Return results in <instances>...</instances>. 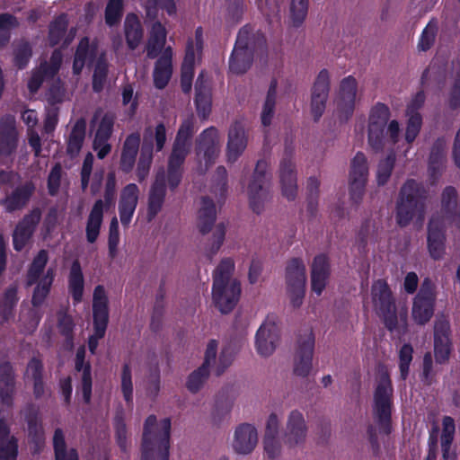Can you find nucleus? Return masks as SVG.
Instances as JSON below:
<instances>
[{"instance_id": "obj_1", "label": "nucleus", "mask_w": 460, "mask_h": 460, "mask_svg": "<svg viewBox=\"0 0 460 460\" xmlns=\"http://www.w3.org/2000/svg\"><path fill=\"white\" fill-rule=\"evenodd\" d=\"M234 270V261L226 258L221 261L214 274L212 299L215 306L223 314L230 313L234 308L241 295V285L233 277Z\"/></svg>"}, {"instance_id": "obj_2", "label": "nucleus", "mask_w": 460, "mask_h": 460, "mask_svg": "<svg viewBox=\"0 0 460 460\" xmlns=\"http://www.w3.org/2000/svg\"><path fill=\"white\" fill-rule=\"evenodd\" d=\"M171 420H157L148 416L144 424L141 446V460H168L170 448Z\"/></svg>"}, {"instance_id": "obj_3", "label": "nucleus", "mask_w": 460, "mask_h": 460, "mask_svg": "<svg viewBox=\"0 0 460 460\" xmlns=\"http://www.w3.org/2000/svg\"><path fill=\"white\" fill-rule=\"evenodd\" d=\"M371 299L374 309L383 318L385 326L391 332H400L406 328L407 308H396L393 294L386 281L378 279L371 288Z\"/></svg>"}, {"instance_id": "obj_4", "label": "nucleus", "mask_w": 460, "mask_h": 460, "mask_svg": "<svg viewBox=\"0 0 460 460\" xmlns=\"http://www.w3.org/2000/svg\"><path fill=\"white\" fill-rule=\"evenodd\" d=\"M218 343L210 340L205 349L204 363L201 367L191 372L186 381V387L190 393H198L208 377L209 368H213L217 374H221L228 367L234 359V354L229 349L221 350L217 357Z\"/></svg>"}, {"instance_id": "obj_5", "label": "nucleus", "mask_w": 460, "mask_h": 460, "mask_svg": "<svg viewBox=\"0 0 460 460\" xmlns=\"http://www.w3.org/2000/svg\"><path fill=\"white\" fill-rule=\"evenodd\" d=\"M102 56V51L99 50L95 42L90 43L87 38H84L77 47L73 63V72L78 75L85 64L99 58L93 78V87L95 92H100L103 88L106 78L107 64L103 61Z\"/></svg>"}, {"instance_id": "obj_6", "label": "nucleus", "mask_w": 460, "mask_h": 460, "mask_svg": "<svg viewBox=\"0 0 460 460\" xmlns=\"http://www.w3.org/2000/svg\"><path fill=\"white\" fill-rule=\"evenodd\" d=\"M109 323V297L104 287L98 285L93 293V334L88 339L92 354L95 353L99 341L105 335Z\"/></svg>"}, {"instance_id": "obj_7", "label": "nucleus", "mask_w": 460, "mask_h": 460, "mask_svg": "<svg viewBox=\"0 0 460 460\" xmlns=\"http://www.w3.org/2000/svg\"><path fill=\"white\" fill-rule=\"evenodd\" d=\"M48 259V252L45 250H41L34 258L28 271V285L37 283L32 296L34 305H40L44 301L54 279V270L52 269H49L44 272Z\"/></svg>"}, {"instance_id": "obj_8", "label": "nucleus", "mask_w": 460, "mask_h": 460, "mask_svg": "<svg viewBox=\"0 0 460 460\" xmlns=\"http://www.w3.org/2000/svg\"><path fill=\"white\" fill-rule=\"evenodd\" d=\"M393 388L389 375L381 370L377 378V385L374 394V413L382 429L387 431L391 416V397Z\"/></svg>"}, {"instance_id": "obj_9", "label": "nucleus", "mask_w": 460, "mask_h": 460, "mask_svg": "<svg viewBox=\"0 0 460 460\" xmlns=\"http://www.w3.org/2000/svg\"><path fill=\"white\" fill-rule=\"evenodd\" d=\"M420 190L414 181H408L402 188L397 203V221L407 225L415 214L420 211Z\"/></svg>"}, {"instance_id": "obj_10", "label": "nucleus", "mask_w": 460, "mask_h": 460, "mask_svg": "<svg viewBox=\"0 0 460 460\" xmlns=\"http://www.w3.org/2000/svg\"><path fill=\"white\" fill-rule=\"evenodd\" d=\"M368 177V165L364 154L358 153L350 164L349 174V193L354 203H359L365 193Z\"/></svg>"}, {"instance_id": "obj_11", "label": "nucleus", "mask_w": 460, "mask_h": 460, "mask_svg": "<svg viewBox=\"0 0 460 460\" xmlns=\"http://www.w3.org/2000/svg\"><path fill=\"white\" fill-rule=\"evenodd\" d=\"M252 61V49L250 44V31L243 28L237 36L235 46L229 59V69L239 75L246 72Z\"/></svg>"}, {"instance_id": "obj_12", "label": "nucleus", "mask_w": 460, "mask_h": 460, "mask_svg": "<svg viewBox=\"0 0 460 460\" xmlns=\"http://www.w3.org/2000/svg\"><path fill=\"white\" fill-rule=\"evenodd\" d=\"M279 341L278 320L274 315H269L261 324L255 335V349L263 358L273 354Z\"/></svg>"}, {"instance_id": "obj_13", "label": "nucleus", "mask_w": 460, "mask_h": 460, "mask_svg": "<svg viewBox=\"0 0 460 460\" xmlns=\"http://www.w3.org/2000/svg\"><path fill=\"white\" fill-rule=\"evenodd\" d=\"M390 118V110L384 103H376L372 107L368 116V142L375 149L381 148L384 139V129Z\"/></svg>"}, {"instance_id": "obj_14", "label": "nucleus", "mask_w": 460, "mask_h": 460, "mask_svg": "<svg viewBox=\"0 0 460 460\" xmlns=\"http://www.w3.org/2000/svg\"><path fill=\"white\" fill-rule=\"evenodd\" d=\"M435 293L433 284L426 279L414 298L412 305V318L419 324L429 321L434 312Z\"/></svg>"}, {"instance_id": "obj_15", "label": "nucleus", "mask_w": 460, "mask_h": 460, "mask_svg": "<svg viewBox=\"0 0 460 460\" xmlns=\"http://www.w3.org/2000/svg\"><path fill=\"white\" fill-rule=\"evenodd\" d=\"M314 351V336L307 332L298 341V347L294 358V373L305 377L313 370V357Z\"/></svg>"}, {"instance_id": "obj_16", "label": "nucleus", "mask_w": 460, "mask_h": 460, "mask_svg": "<svg viewBox=\"0 0 460 460\" xmlns=\"http://www.w3.org/2000/svg\"><path fill=\"white\" fill-rule=\"evenodd\" d=\"M357 96V81L352 76L344 78L337 92L335 111L341 119H348L353 112Z\"/></svg>"}, {"instance_id": "obj_17", "label": "nucleus", "mask_w": 460, "mask_h": 460, "mask_svg": "<svg viewBox=\"0 0 460 460\" xmlns=\"http://www.w3.org/2000/svg\"><path fill=\"white\" fill-rule=\"evenodd\" d=\"M140 190L135 183H128L119 192L118 211L123 226L128 227L138 204Z\"/></svg>"}, {"instance_id": "obj_18", "label": "nucleus", "mask_w": 460, "mask_h": 460, "mask_svg": "<svg viewBox=\"0 0 460 460\" xmlns=\"http://www.w3.org/2000/svg\"><path fill=\"white\" fill-rule=\"evenodd\" d=\"M202 50L201 31L197 30L195 42L189 43L181 66V88L188 93L191 89L193 68L197 60L200 58Z\"/></svg>"}, {"instance_id": "obj_19", "label": "nucleus", "mask_w": 460, "mask_h": 460, "mask_svg": "<svg viewBox=\"0 0 460 460\" xmlns=\"http://www.w3.org/2000/svg\"><path fill=\"white\" fill-rule=\"evenodd\" d=\"M307 434V426L304 415L299 411H292L287 419L284 443L293 447L305 442Z\"/></svg>"}, {"instance_id": "obj_20", "label": "nucleus", "mask_w": 460, "mask_h": 460, "mask_svg": "<svg viewBox=\"0 0 460 460\" xmlns=\"http://www.w3.org/2000/svg\"><path fill=\"white\" fill-rule=\"evenodd\" d=\"M61 63L62 55L59 50H55L49 64H41L37 70L33 71L28 82L30 92L35 93L40 88L42 82L52 79L59 70Z\"/></svg>"}, {"instance_id": "obj_21", "label": "nucleus", "mask_w": 460, "mask_h": 460, "mask_svg": "<svg viewBox=\"0 0 460 460\" xmlns=\"http://www.w3.org/2000/svg\"><path fill=\"white\" fill-rule=\"evenodd\" d=\"M330 76L326 70H322L314 82L311 100V111L315 119L322 116L329 93Z\"/></svg>"}, {"instance_id": "obj_22", "label": "nucleus", "mask_w": 460, "mask_h": 460, "mask_svg": "<svg viewBox=\"0 0 460 460\" xmlns=\"http://www.w3.org/2000/svg\"><path fill=\"white\" fill-rule=\"evenodd\" d=\"M219 155V137L217 129L208 128L200 136L198 157L204 160L205 169L213 164Z\"/></svg>"}, {"instance_id": "obj_23", "label": "nucleus", "mask_w": 460, "mask_h": 460, "mask_svg": "<svg viewBox=\"0 0 460 460\" xmlns=\"http://www.w3.org/2000/svg\"><path fill=\"white\" fill-rule=\"evenodd\" d=\"M40 211L39 209H33L16 226L13 234L15 250L20 251L24 248L31 239L36 226L40 222Z\"/></svg>"}, {"instance_id": "obj_24", "label": "nucleus", "mask_w": 460, "mask_h": 460, "mask_svg": "<svg viewBox=\"0 0 460 460\" xmlns=\"http://www.w3.org/2000/svg\"><path fill=\"white\" fill-rule=\"evenodd\" d=\"M258 433L256 429L250 424H243L234 431L233 448L238 454H249L256 447Z\"/></svg>"}, {"instance_id": "obj_25", "label": "nucleus", "mask_w": 460, "mask_h": 460, "mask_svg": "<svg viewBox=\"0 0 460 460\" xmlns=\"http://www.w3.org/2000/svg\"><path fill=\"white\" fill-rule=\"evenodd\" d=\"M330 277V265L324 255L314 258L311 270V288L317 296H321L325 289Z\"/></svg>"}, {"instance_id": "obj_26", "label": "nucleus", "mask_w": 460, "mask_h": 460, "mask_svg": "<svg viewBox=\"0 0 460 460\" xmlns=\"http://www.w3.org/2000/svg\"><path fill=\"white\" fill-rule=\"evenodd\" d=\"M165 197V176L162 171L155 176V181L153 183L149 195L147 204V219L153 220L155 216L161 211Z\"/></svg>"}, {"instance_id": "obj_27", "label": "nucleus", "mask_w": 460, "mask_h": 460, "mask_svg": "<svg viewBox=\"0 0 460 460\" xmlns=\"http://www.w3.org/2000/svg\"><path fill=\"white\" fill-rule=\"evenodd\" d=\"M247 146V137L243 127L240 123L234 124L228 135L226 148L227 161L234 163L243 154Z\"/></svg>"}, {"instance_id": "obj_28", "label": "nucleus", "mask_w": 460, "mask_h": 460, "mask_svg": "<svg viewBox=\"0 0 460 460\" xmlns=\"http://www.w3.org/2000/svg\"><path fill=\"white\" fill-rule=\"evenodd\" d=\"M140 134L137 132L129 134L122 145L119 167L124 172H129L134 168L136 158L139 151Z\"/></svg>"}, {"instance_id": "obj_29", "label": "nucleus", "mask_w": 460, "mask_h": 460, "mask_svg": "<svg viewBox=\"0 0 460 460\" xmlns=\"http://www.w3.org/2000/svg\"><path fill=\"white\" fill-rule=\"evenodd\" d=\"M17 131L15 119L7 115L0 119V153L11 154L16 147Z\"/></svg>"}, {"instance_id": "obj_30", "label": "nucleus", "mask_w": 460, "mask_h": 460, "mask_svg": "<svg viewBox=\"0 0 460 460\" xmlns=\"http://www.w3.org/2000/svg\"><path fill=\"white\" fill-rule=\"evenodd\" d=\"M449 325L447 322L440 321L435 324L434 351L438 363L447 360L450 353V341L448 337Z\"/></svg>"}, {"instance_id": "obj_31", "label": "nucleus", "mask_w": 460, "mask_h": 460, "mask_svg": "<svg viewBox=\"0 0 460 460\" xmlns=\"http://www.w3.org/2000/svg\"><path fill=\"white\" fill-rule=\"evenodd\" d=\"M15 394L14 373L12 366L4 363L0 366V401L5 406H11Z\"/></svg>"}, {"instance_id": "obj_32", "label": "nucleus", "mask_w": 460, "mask_h": 460, "mask_svg": "<svg viewBox=\"0 0 460 460\" xmlns=\"http://www.w3.org/2000/svg\"><path fill=\"white\" fill-rule=\"evenodd\" d=\"M105 204L102 199H98L93 206L86 221L85 234L87 242L93 243L98 239L103 219Z\"/></svg>"}, {"instance_id": "obj_33", "label": "nucleus", "mask_w": 460, "mask_h": 460, "mask_svg": "<svg viewBox=\"0 0 460 460\" xmlns=\"http://www.w3.org/2000/svg\"><path fill=\"white\" fill-rule=\"evenodd\" d=\"M167 140V130L163 123H158L155 127H148L143 134L142 147L154 153L160 152L164 147Z\"/></svg>"}, {"instance_id": "obj_34", "label": "nucleus", "mask_w": 460, "mask_h": 460, "mask_svg": "<svg viewBox=\"0 0 460 460\" xmlns=\"http://www.w3.org/2000/svg\"><path fill=\"white\" fill-rule=\"evenodd\" d=\"M189 128L182 125L179 129L172 151L169 158L168 165L172 167H181L190 149Z\"/></svg>"}, {"instance_id": "obj_35", "label": "nucleus", "mask_w": 460, "mask_h": 460, "mask_svg": "<svg viewBox=\"0 0 460 460\" xmlns=\"http://www.w3.org/2000/svg\"><path fill=\"white\" fill-rule=\"evenodd\" d=\"M172 49L171 48H167L164 49L155 64L154 82L157 88H164L171 78L172 73Z\"/></svg>"}, {"instance_id": "obj_36", "label": "nucleus", "mask_w": 460, "mask_h": 460, "mask_svg": "<svg viewBox=\"0 0 460 460\" xmlns=\"http://www.w3.org/2000/svg\"><path fill=\"white\" fill-rule=\"evenodd\" d=\"M280 182L283 194L289 199L296 191V178L294 172V163L290 157L284 158L280 164Z\"/></svg>"}, {"instance_id": "obj_37", "label": "nucleus", "mask_w": 460, "mask_h": 460, "mask_svg": "<svg viewBox=\"0 0 460 460\" xmlns=\"http://www.w3.org/2000/svg\"><path fill=\"white\" fill-rule=\"evenodd\" d=\"M84 290V278L82 267L78 261H75L70 268L68 275V291L74 303L82 301Z\"/></svg>"}, {"instance_id": "obj_38", "label": "nucleus", "mask_w": 460, "mask_h": 460, "mask_svg": "<svg viewBox=\"0 0 460 460\" xmlns=\"http://www.w3.org/2000/svg\"><path fill=\"white\" fill-rule=\"evenodd\" d=\"M428 246L431 257L441 258L444 253L443 226L435 218L429 223Z\"/></svg>"}, {"instance_id": "obj_39", "label": "nucleus", "mask_w": 460, "mask_h": 460, "mask_svg": "<svg viewBox=\"0 0 460 460\" xmlns=\"http://www.w3.org/2000/svg\"><path fill=\"white\" fill-rule=\"evenodd\" d=\"M18 445L6 423L0 420V460H16Z\"/></svg>"}, {"instance_id": "obj_40", "label": "nucleus", "mask_w": 460, "mask_h": 460, "mask_svg": "<svg viewBox=\"0 0 460 460\" xmlns=\"http://www.w3.org/2000/svg\"><path fill=\"white\" fill-rule=\"evenodd\" d=\"M248 195L253 211L259 213L261 209L263 201L267 198L265 179L263 175L258 174L257 172L255 173L248 187Z\"/></svg>"}, {"instance_id": "obj_41", "label": "nucleus", "mask_w": 460, "mask_h": 460, "mask_svg": "<svg viewBox=\"0 0 460 460\" xmlns=\"http://www.w3.org/2000/svg\"><path fill=\"white\" fill-rule=\"evenodd\" d=\"M85 349L84 346L77 349L75 357V368L82 371V394L85 402H88L92 394V377L89 363L84 362Z\"/></svg>"}, {"instance_id": "obj_42", "label": "nucleus", "mask_w": 460, "mask_h": 460, "mask_svg": "<svg viewBox=\"0 0 460 460\" xmlns=\"http://www.w3.org/2000/svg\"><path fill=\"white\" fill-rule=\"evenodd\" d=\"M195 102L199 114L206 118L211 110V94L208 85L205 84L204 73H201L197 79Z\"/></svg>"}, {"instance_id": "obj_43", "label": "nucleus", "mask_w": 460, "mask_h": 460, "mask_svg": "<svg viewBox=\"0 0 460 460\" xmlns=\"http://www.w3.org/2000/svg\"><path fill=\"white\" fill-rule=\"evenodd\" d=\"M216 220V208L213 201L208 198L201 199L198 212L197 226L203 234L208 233Z\"/></svg>"}, {"instance_id": "obj_44", "label": "nucleus", "mask_w": 460, "mask_h": 460, "mask_svg": "<svg viewBox=\"0 0 460 460\" xmlns=\"http://www.w3.org/2000/svg\"><path fill=\"white\" fill-rule=\"evenodd\" d=\"M25 382L32 383L33 393L36 398H40L44 394V384L42 381V364L37 358H32L26 368L24 374Z\"/></svg>"}, {"instance_id": "obj_45", "label": "nucleus", "mask_w": 460, "mask_h": 460, "mask_svg": "<svg viewBox=\"0 0 460 460\" xmlns=\"http://www.w3.org/2000/svg\"><path fill=\"white\" fill-rule=\"evenodd\" d=\"M31 192L32 187L27 184L22 188L16 189L12 194L6 196L5 199L1 201V204L7 212L21 209L29 200Z\"/></svg>"}, {"instance_id": "obj_46", "label": "nucleus", "mask_w": 460, "mask_h": 460, "mask_svg": "<svg viewBox=\"0 0 460 460\" xmlns=\"http://www.w3.org/2000/svg\"><path fill=\"white\" fill-rule=\"evenodd\" d=\"M66 26L67 19L66 15H61L53 22L49 29V40L52 45L60 42H63L64 45H68L73 40L75 31L71 30L70 32L65 36Z\"/></svg>"}, {"instance_id": "obj_47", "label": "nucleus", "mask_w": 460, "mask_h": 460, "mask_svg": "<svg viewBox=\"0 0 460 460\" xmlns=\"http://www.w3.org/2000/svg\"><path fill=\"white\" fill-rule=\"evenodd\" d=\"M286 280L287 287L305 286V265L302 261L294 259L289 261L287 267Z\"/></svg>"}, {"instance_id": "obj_48", "label": "nucleus", "mask_w": 460, "mask_h": 460, "mask_svg": "<svg viewBox=\"0 0 460 460\" xmlns=\"http://www.w3.org/2000/svg\"><path fill=\"white\" fill-rule=\"evenodd\" d=\"M166 39V31L164 27L155 22L151 29L150 38L147 44V55L150 58H155L157 52L163 49Z\"/></svg>"}, {"instance_id": "obj_49", "label": "nucleus", "mask_w": 460, "mask_h": 460, "mask_svg": "<svg viewBox=\"0 0 460 460\" xmlns=\"http://www.w3.org/2000/svg\"><path fill=\"white\" fill-rule=\"evenodd\" d=\"M125 33L128 45L135 49L142 39V30L138 18L135 14H128L125 20Z\"/></svg>"}, {"instance_id": "obj_50", "label": "nucleus", "mask_w": 460, "mask_h": 460, "mask_svg": "<svg viewBox=\"0 0 460 460\" xmlns=\"http://www.w3.org/2000/svg\"><path fill=\"white\" fill-rule=\"evenodd\" d=\"M86 122L84 119H78L72 129L69 137L67 152L71 155H75L79 153L84 137H85Z\"/></svg>"}, {"instance_id": "obj_51", "label": "nucleus", "mask_w": 460, "mask_h": 460, "mask_svg": "<svg viewBox=\"0 0 460 460\" xmlns=\"http://www.w3.org/2000/svg\"><path fill=\"white\" fill-rule=\"evenodd\" d=\"M17 300V288L12 286L6 289L0 305V321L2 323H9L13 318V308Z\"/></svg>"}, {"instance_id": "obj_52", "label": "nucleus", "mask_w": 460, "mask_h": 460, "mask_svg": "<svg viewBox=\"0 0 460 460\" xmlns=\"http://www.w3.org/2000/svg\"><path fill=\"white\" fill-rule=\"evenodd\" d=\"M53 445L56 460H78L75 450L73 448H66L64 434L59 429H56L55 431L53 437Z\"/></svg>"}, {"instance_id": "obj_53", "label": "nucleus", "mask_w": 460, "mask_h": 460, "mask_svg": "<svg viewBox=\"0 0 460 460\" xmlns=\"http://www.w3.org/2000/svg\"><path fill=\"white\" fill-rule=\"evenodd\" d=\"M154 153L141 146L140 155L137 164L136 174L139 181H144L150 171Z\"/></svg>"}, {"instance_id": "obj_54", "label": "nucleus", "mask_w": 460, "mask_h": 460, "mask_svg": "<svg viewBox=\"0 0 460 460\" xmlns=\"http://www.w3.org/2000/svg\"><path fill=\"white\" fill-rule=\"evenodd\" d=\"M120 390L127 403L133 402L132 370L128 365H124L120 375Z\"/></svg>"}, {"instance_id": "obj_55", "label": "nucleus", "mask_w": 460, "mask_h": 460, "mask_svg": "<svg viewBox=\"0 0 460 460\" xmlns=\"http://www.w3.org/2000/svg\"><path fill=\"white\" fill-rule=\"evenodd\" d=\"M438 32V24L437 22L431 21L429 22L427 26L424 28L419 42H418V49L420 51H427L429 49L436 40Z\"/></svg>"}, {"instance_id": "obj_56", "label": "nucleus", "mask_w": 460, "mask_h": 460, "mask_svg": "<svg viewBox=\"0 0 460 460\" xmlns=\"http://www.w3.org/2000/svg\"><path fill=\"white\" fill-rule=\"evenodd\" d=\"M277 91L276 86L271 85L268 91V94L263 104L261 111V122L264 126L270 124L274 114V107L276 103Z\"/></svg>"}, {"instance_id": "obj_57", "label": "nucleus", "mask_w": 460, "mask_h": 460, "mask_svg": "<svg viewBox=\"0 0 460 460\" xmlns=\"http://www.w3.org/2000/svg\"><path fill=\"white\" fill-rule=\"evenodd\" d=\"M93 122L98 123V128L95 133V137L110 138L113 127V118L108 114L102 115L101 112H97L94 115Z\"/></svg>"}, {"instance_id": "obj_58", "label": "nucleus", "mask_w": 460, "mask_h": 460, "mask_svg": "<svg viewBox=\"0 0 460 460\" xmlns=\"http://www.w3.org/2000/svg\"><path fill=\"white\" fill-rule=\"evenodd\" d=\"M407 124L405 128L404 139L406 143L410 146L419 135L421 125H422V117L420 114H411V116H407Z\"/></svg>"}, {"instance_id": "obj_59", "label": "nucleus", "mask_w": 460, "mask_h": 460, "mask_svg": "<svg viewBox=\"0 0 460 460\" xmlns=\"http://www.w3.org/2000/svg\"><path fill=\"white\" fill-rule=\"evenodd\" d=\"M401 139V126L396 119L390 120L384 129V139L381 148L386 145H396Z\"/></svg>"}, {"instance_id": "obj_60", "label": "nucleus", "mask_w": 460, "mask_h": 460, "mask_svg": "<svg viewBox=\"0 0 460 460\" xmlns=\"http://www.w3.org/2000/svg\"><path fill=\"white\" fill-rule=\"evenodd\" d=\"M17 26L18 22L13 15H0V46L5 44L9 40L10 31Z\"/></svg>"}, {"instance_id": "obj_61", "label": "nucleus", "mask_w": 460, "mask_h": 460, "mask_svg": "<svg viewBox=\"0 0 460 460\" xmlns=\"http://www.w3.org/2000/svg\"><path fill=\"white\" fill-rule=\"evenodd\" d=\"M122 12V0H110L105 11V22L113 26L119 22Z\"/></svg>"}, {"instance_id": "obj_62", "label": "nucleus", "mask_w": 460, "mask_h": 460, "mask_svg": "<svg viewBox=\"0 0 460 460\" xmlns=\"http://www.w3.org/2000/svg\"><path fill=\"white\" fill-rule=\"evenodd\" d=\"M290 13L294 24H300L307 13V0H292Z\"/></svg>"}, {"instance_id": "obj_63", "label": "nucleus", "mask_w": 460, "mask_h": 460, "mask_svg": "<svg viewBox=\"0 0 460 460\" xmlns=\"http://www.w3.org/2000/svg\"><path fill=\"white\" fill-rule=\"evenodd\" d=\"M394 164V155H389L385 160L382 161L377 168L376 179L379 185L385 184L392 172Z\"/></svg>"}, {"instance_id": "obj_64", "label": "nucleus", "mask_w": 460, "mask_h": 460, "mask_svg": "<svg viewBox=\"0 0 460 460\" xmlns=\"http://www.w3.org/2000/svg\"><path fill=\"white\" fill-rule=\"evenodd\" d=\"M456 431V425L453 418L445 416L442 420V433L440 444H452Z\"/></svg>"}]
</instances>
